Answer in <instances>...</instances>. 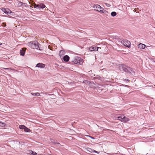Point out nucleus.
Returning <instances> with one entry per match:
<instances>
[{
    "label": "nucleus",
    "instance_id": "423d86ee",
    "mask_svg": "<svg viewBox=\"0 0 155 155\" xmlns=\"http://www.w3.org/2000/svg\"><path fill=\"white\" fill-rule=\"evenodd\" d=\"M93 7L95 9V10L98 12H100L101 13V11L103 9V8L101 7L98 4L94 5Z\"/></svg>",
    "mask_w": 155,
    "mask_h": 155
},
{
    "label": "nucleus",
    "instance_id": "f3484780",
    "mask_svg": "<svg viewBox=\"0 0 155 155\" xmlns=\"http://www.w3.org/2000/svg\"><path fill=\"white\" fill-rule=\"evenodd\" d=\"M100 11H101V13H104V14L106 15H108L107 14H108V13L107 12V11H106L105 10H104V8H103V9L102 10H101V11L100 10Z\"/></svg>",
    "mask_w": 155,
    "mask_h": 155
},
{
    "label": "nucleus",
    "instance_id": "473e14b6",
    "mask_svg": "<svg viewBox=\"0 0 155 155\" xmlns=\"http://www.w3.org/2000/svg\"><path fill=\"white\" fill-rule=\"evenodd\" d=\"M91 138L92 139H94V138L92 137H91Z\"/></svg>",
    "mask_w": 155,
    "mask_h": 155
},
{
    "label": "nucleus",
    "instance_id": "f03ea898",
    "mask_svg": "<svg viewBox=\"0 0 155 155\" xmlns=\"http://www.w3.org/2000/svg\"><path fill=\"white\" fill-rule=\"evenodd\" d=\"M28 44L29 46L33 49H38L39 48V46L38 45V43L36 41H31L28 43Z\"/></svg>",
    "mask_w": 155,
    "mask_h": 155
},
{
    "label": "nucleus",
    "instance_id": "7c9ffc66",
    "mask_svg": "<svg viewBox=\"0 0 155 155\" xmlns=\"http://www.w3.org/2000/svg\"><path fill=\"white\" fill-rule=\"evenodd\" d=\"M33 151H32V150H31L30 151V153L33 154Z\"/></svg>",
    "mask_w": 155,
    "mask_h": 155
},
{
    "label": "nucleus",
    "instance_id": "2f4dec72",
    "mask_svg": "<svg viewBox=\"0 0 155 155\" xmlns=\"http://www.w3.org/2000/svg\"><path fill=\"white\" fill-rule=\"evenodd\" d=\"M124 81H128V79H125L124 80Z\"/></svg>",
    "mask_w": 155,
    "mask_h": 155
},
{
    "label": "nucleus",
    "instance_id": "bb28decb",
    "mask_svg": "<svg viewBox=\"0 0 155 155\" xmlns=\"http://www.w3.org/2000/svg\"><path fill=\"white\" fill-rule=\"evenodd\" d=\"M99 153V152H97L95 150H93V153Z\"/></svg>",
    "mask_w": 155,
    "mask_h": 155
},
{
    "label": "nucleus",
    "instance_id": "39448f33",
    "mask_svg": "<svg viewBox=\"0 0 155 155\" xmlns=\"http://www.w3.org/2000/svg\"><path fill=\"white\" fill-rule=\"evenodd\" d=\"M34 6L35 8L42 9L44 8L45 7V5L42 3H40L38 4H36L34 3Z\"/></svg>",
    "mask_w": 155,
    "mask_h": 155
},
{
    "label": "nucleus",
    "instance_id": "dca6fc26",
    "mask_svg": "<svg viewBox=\"0 0 155 155\" xmlns=\"http://www.w3.org/2000/svg\"><path fill=\"white\" fill-rule=\"evenodd\" d=\"M65 52L64 51L61 50L59 51V55L60 57L61 58L65 54Z\"/></svg>",
    "mask_w": 155,
    "mask_h": 155
},
{
    "label": "nucleus",
    "instance_id": "f8f14e48",
    "mask_svg": "<svg viewBox=\"0 0 155 155\" xmlns=\"http://www.w3.org/2000/svg\"><path fill=\"white\" fill-rule=\"evenodd\" d=\"M25 48H22V49L20 50V53L21 55L22 56H24L25 55Z\"/></svg>",
    "mask_w": 155,
    "mask_h": 155
},
{
    "label": "nucleus",
    "instance_id": "c85d7f7f",
    "mask_svg": "<svg viewBox=\"0 0 155 155\" xmlns=\"http://www.w3.org/2000/svg\"><path fill=\"white\" fill-rule=\"evenodd\" d=\"M121 116H119L118 117V119H117L119 120H120L119 119H121Z\"/></svg>",
    "mask_w": 155,
    "mask_h": 155
},
{
    "label": "nucleus",
    "instance_id": "4be33fe9",
    "mask_svg": "<svg viewBox=\"0 0 155 155\" xmlns=\"http://www.w3.org/2000/svg\"><path fill=\"white\" fill-rule=\"evenodd\" d=\"M25 127V126L24 125H20L19 126V128L20 129H22L24 130Z\"/></svg>",
    "mask_w": 155,
    "mask_h": 155
},
{
    "label": "nucleus",
    "instance_id": "2eb2a0df",
    "mask_svg": "<svg viewBox=\"0 0 155 155\" xmlns=\"http://www.w3.org/2000/svg\"><path fill=\"white\" fill-rule=\"evenodd\" d=\"M16 4L17 6L21 7V6H22V5L23 4H24V5L25 4V3H22V2H19V1H18L16 2Z\"/></svg>",
    "mask_w": 155,
    "mask_h": 155
},
{
    "label": "nucleus",
    "instance_id": "6ab92c4d",
    "mask_svg": "<svg viewBox=\"0 0 155 155\" xmlns=\"http://www.w3.org/2000/svg\"><path fill=\"white\" fill-rule=\"evenodd\" d=\"M86 150L89 152L93 153V150L90 148H88L86 149Z\"/></svg>",
    "mask_w": 155,
    "mask_h": 155
},
{
    "label": "nucleus",
    "instance_id": "9b49d317",
    "mask_svg": "<svg viewBox=\"0 0 155 155\" xmlns=\"http://www.w3.org/2000/svg\"><path fill=\"white\" fill-rule=\"evenodd\" d=\"M145 47V45L142 43H140L138 45V48L141 49H144Z\"/></svg>",
    "mask_w": 155,
    "mask_h": 155
},
{
    "label": "nucleus",
    "instance_id": "0eeeda50",
    "mask_svg": "<svg viewBox=\"0 0 155 155\" xmlns=\"http://www.w3.org/2000/svg\"><path fill=\"white\" fill-rule=\"evenodd\" d=\"M2 10L3 12L8 15H12V13H13L10 10L8 9L2 8Z\"/></svg>",
    "mask_w": 155,
    "mask_h": 155
},
{
    "label": "nucleus",
    "instance_id": "393cba45",
    "mask_svg": "<svg viewBox=\"0 0 155 155\" xmlns=\"http://www.w3.org/2000/svg\"><path fill=\"white\" fill-rule=\"evenodd\" d=\"M105 4L107 7H109L110 6V5L107 3H105Z\"/></svg>",
    "mask_w": 155,
    "mask_h": 155
},
{
    "label": "nucleus",
    "instance_id": "aec40b11",
    "mask_svg": "<svg viewBox=\"0 0 155 155\" xmlns=\"http://www.w3.org/2000/svg\"><path fill=\"white\" fill-rule=\"evenodd\" d=\"M111 15L113 17H114L117 15V13L115 12H113L111 13Z\"/></svg>",
    "mask_w": 155,
    "mask_h": 155
},
{
    "label": "nucleus",
    "instance_id": "ddd939ff",
    "mask_svg": "<svg viewBox=\"0 0 155 155\" xmlns=\"http://www.w3.org/2000/svg\"><path fill=\"white\" fill-rule=\"evenodd\" d=\"M63 59L64 61L66 62L68 61L69 60V57L67 55H66L63 57Z\"/></svg>",
    "mask_w": 155,
    "mask_h": 155
},
{
    "label": "nucleus",
    "instance_id": "b1692460",
    "mask_svg": "<svg viewBox=\"0 0 155 155\" xmlns=\"http://www.w3.org/2000/svg\"><path fill=\"white\" fill-rule=\"evenodd\" d=\"M53 142L54 143H56L57 144H59V143L57 142V141L56 140H54Z\"/></svg>",
    "mask_w": 155,
    "mask_h": 155
},
{
    "label": "nucleus",
    "instance_id": "cd10ccee",
    "mask_svg": "<svg viewBox=\"0 0 155 155\" xmlns=\"http://www.w3.org/2000/svg\"><path fill=\"white\" fill-rule=\"evenodd\" d=\"M32 154L33 155H36L37 154V153L35 152H33Z\"/></svg>",
    "mask_w": 155,
    "mask_h": 155
},
{
    "label": "nucleus",
    "instance_id": "5701e85b",
    "mask_svg": "<svg viewBox=\"0 0 155 155\" xmlns=\"http://www.w3.org/2000/svg\"><path fill=\"white\" fill-rule=\"evenodd\" d=\"M31 94L34 96H37L40 95V93L38 92L36 93H31Z\"/></svg>",
    "mask_w": 155,
    "mask_h": 155
},
{
    "label": "nucleus",
    "instance_id": "412c9836",
    "mask_svg": "<svg viewBox=\"0 0 155 155\" xmlns=\"http://www.w3.org/2000/svg\"><path fill=\"white\" fill-rule=\"evenodd\" d=\"M5 124L4 123L0 122V126L2 127H5Z\"/></svg>",
    "mask_w": 155,
    "mask_h": 155
},
{
    "label": "nucleus",
    "instance_id": "20e7f679",
    "mask_svg": "<svg viewBox=\"0 0 155 155\" xmlns=\"http://www.w3.org/2000/svg\"><path fill=\"white\" fill-rule=\"evenodd\" d=\"M121 43L124 46H126L128 48H130V47L131 43L130 41L127 40H123L121 41Z\"/></svg>",
    "mask_w": 155,
    "mask_h": 155
},
{
    "label": "nucleus",
    "instance_id": "72a5a7b5",
    "mask_svg": "<svg viewBox=\"0 0 155 155\" xmlns=\"http://www.w3.org/2000/svg\"><path fill=\"white\" fill-rule=\"evenodd\" d=\"M43 93V94H44V93Z\"/></svg>",
    "mask_w": 155,
    "mask_h": 155
},
{
    "label": "nucleus",
    "instance_id": "6e6552de",
    "mask_svg": "<svg viewBox=\"0 0 155 155\" xmlns=\"http://www.w3.org/2000/svg\"><path fill=\"white\" fill-rule=\"evenodd\" d=\"M121 119H119L120 120L123 122L124 121L125 122H126L129 120V118L126 117L124 115H122L121 116Z\"/></svg>",
    "mask_w": 155,
    "mask_h": 155
},
{
    "label": "nucleus",
    "instance_id": "9d476101",
    "mask_svg": "<svg viewBox=\"0 0 155 155\" xmlns=\"http://www.w3.org/2000/svg\"><path fill=\"white\" fill-rule=\"evenodd\" d=\"M45 66V65L44 64L41 63H38L37 64L35 67H38V68H44Z\"/></svg>",
    "mask_w": 155,
    "mask_h": 155
},
{
    "label": "nucleus",
    "instance_id": "1a4fd4ad",
    "mask_svg": "<svg viewBox=\"0 0 155 155\" xmlns=\"http://www.w3.org/2000/svg\"><path fill=\"white\" fill-rule=\"evenodd\" d=\"M100 48L101 49V48H98L97 47H90L89 48V50L90 51H98V49Z\"/></svg>",
    "mask_w": 155,
    "mask_h": 155
},
{
    "label": "nucleus",
    "instance_id": "c756f323",
    "mask_svg": "<svg viewBox=\"0 0 155 155\" xmlns=\"http://www.w3.org/2000/svg\"><path fill=\"white\" fill-rule=\"evenodd\" d=\"M3 68L5 70H9V69H8V68Z\"/></svg>",
    "mask_w": 155,
    "mask_h": 155
},
{
    "label": "nucleus",
    "instance_id": "a878e982",
    "mask_svg": "<svg viewBox=\"0 0 155 155\" xmlns=\"http://www.w3.org/2000/svg\"><path fill=\"white\" fill-rule=\"evenodd\" d=\"M8 69H9V70H10V71H11V70H12V71H14L15 70V69H13V68H8Z\"/></svg>",
    "mask_w": 155,
    "mask_h": 155
},
{
    "label": "nucleus",
    "instance_id": "7ed1b4c3",
    "mask_svg": "<svg viewBox=\"0 0 155 155\" xmlns=\"http://www.w3.org/2000/svg\"><path fill=\"white\" fill-rule=\"evenodd\" d=\"M73 62L75 64H81L83 63V60L80 57H75L73 59Z\"/></svg>",
    "mask_w": 155,
    "mask_h": 155
},
{
    "label": "nucleus",
    "instance_id": "f257e3e1",
    "mask_svg": "<svg viewBox=\"0 0 155 155\" xmlns=\"http://www.w3.org/2000/svg\"><path fill=\"white\" fill-rule=\"evenodd\" d=\"M119 68L121 71L129 73L132 75H134L135 74V72L132 68L125 65H121L119 66Z\"/></svg>",
    "mask_w": 155,
    "mask_h": 155
},
{
    "label": "nucleus",
    "instance_id": "4468645a",
    "mask_svg": "<svg viewBox=\"0 0 155 155\" xmlns=\"http://www.w3.org/2000/svg\"><path fill=\"white\" fill-rule=\"evenodd\" d=\"M85 82H87V84L90 87H94V83L87 81H85Z\"/></svg>",
    "mask_w": 155,
    "mask_h": 155
},
{
    "label": "nucleus",
    "instance_id": "a211bd4d",
    "mask_svg": "<svg viewBox=\"0 0 155 155\" xmlns=\"http://www.w3.org/2000/svg\"><path fill=\"white\" fill-rule=\"evenodd\" d=\"M24 130L25 132H30V130L27 128L26 127H25L24 128Z\"/></svg>",
    "mask_w": 155,
    "mask_h": 155
}]
</instances>
